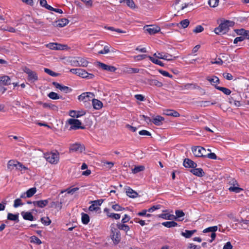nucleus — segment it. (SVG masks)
Wrapping results in <instances>:
<instances>
[{"label":"nucleus","instance_id":"nucleus-57","mask_svg":"<svg viewBox=\"0 0 249 249\" xmlns=\"http://www.w3.org/2000/svg\"><path fill=\"white\" fill-rule=\"evenodd\" d=\"M82 1L87 8H90L93 5L92 0H80Z\"/></svg>","mask_w":249,"mask_h":249},{"label":"nucleus","instance_id":"nucleus-26","mask_svg":"<svg viewBox=\"0 0 249 249\" xmlns=\"http://www.w3.org/2000/svg\"><path fill=\"white\" fill-rule=\"evenodd\" d=\"M164 120L163 117L157 115L153 118L152 122L157 126H160L162 124V122Z\"/></svg>","mask_w":249,"mask_h":249},{"label":"nucleus","instance_id":"nucleus-49","mask_svg":"<svg viewBox=\"0 0 249 249\" xmlns=\"http://www.w3.org/2000/svg\"><path fill=\"white\" fill-rule=\"evenodd\" d=\"M215 103L211 102L209 101H203L199 102V105L201 107H209L210 105H214Z\"/></svg>","mask_w":249,"mask_h":249},{"label":"nucleus","instance_id":"nucleus-10","mask_svg":"<svg viewBox=\"0 0 249 249\" xmlns=\"http://www.w3.org/2000/svg\"><path fill=\"white\" fill-rule=\"evenodd\" d=\"M85 150L83 145L80 143H74L71 144L70 147V151L72 152L82 153Z\"/></svg>","mask_w":249,"mask_h":249},{"label":"nucleus","instance_id":"nucleus-46","mask_svg":"<svg viewBox=\"0 0 249 249\" xmlns=\"http://www.w3.org/2000/svg\"><path fill=\"white\" fill-rule=\"evenodd\" d=\"M40 104H41L42 105L43 107L45 108H48V109H53V110H55L57 108V107L55 106L49 104V103H40Z\"/></svg>","mask_w":249,"mask_h":249},{"label":"nucleus","instance_id":"nucleus-51","mask_svg":"<svg viewBox=\"0 0 249 249\" xmlns=\"http://www.w3.org/2000/svg\"><path fill=\"white\" fill-rule=\"evenodd\" d=\"M30 242L36 245H40L42 243L41 241L35 236H33L30 237Z\"/></svg>","mask_w":249,"mask_h":249},{"label":"nucleus","instance_id":"nucleus-63","mask_svg":"<svg viewBox=\"0 0 249 249\" xmlns=\"http://www.w3.org/2000/svg\"><path fill=\"white\" fill-rule=\"evenodd\" d=\"M158 71L163 76H166V77H169V78H172L173 77V76L171 74H170L168 72H167L166 71H163V70H159Z\"/></svg>","mask_w":249,"mask_h":249},{"label":"nucleus","instance_id":"nucleus-47","mask_svg":"<svg viewBox=\"0 0 249 249\" xmlns=\"http://www.w3.org/2000/svg\"><path fill=\"white\" fill-rule=\"evenodd\" d=\"M81 219H82V223L84 224H87L89 221V217L86 213H82Z\"/></svg>","mask_w":249,"mask_h":249},{"label":"nucleus","instance_id":"nucleus-61","mask_svg":"<svg viewBox=\"0 0 249 249\" xmlns=\"http://www.w3.org/2000/svg\"><path fill=\"white\" fill-rule=\"evenodd\" d=\"M104 166L108 169H111L114 165V163L107 161H104L103 162Z\"/></svg>","mask_w":249,"mask_h":249},{"label":"nucleus","instance_id":"nucleus-34","mask_svg":"<svg viewBox=\"0 0 249 249\" xmlns=\"http://www.w3.org/2000/svg\"><path fill=\"white\" fill-rule=\"evenodd\" d=\"M148 81L149 85L151 86H155L159 88L163 86L162 82L156 79H148Z\"/></svg>","mask_w":249,"mask_h":249},{"label":"nucleus","instance_id":"nucleus-25","mask_svg":"<svg viewBox=\"0 0 249 249\" xmlns=\"http://www.w3.org/2000/svg\"><path fill=\"white\" fill-rule=\"evenodd\" d=\"M206 79L210 82L212 85L214 86L215 88L218 87L217 85L219 83V79L217 77L215 76L207 77Z\"/></svg>","mask_w":249,"mask_h":249},{"label":"nucleus","instance_id":"nucleus-33","mask_svg":"<svg viewBox=\"0 0 249 249\" xmlns=\"http://www.w3.org/2000/svg\"><path fill=\"white\" fill-rule=\"evenodd\" d=\"M111 47L109 45H106L104 47V49L103 50H101L99 52H98V54H107L108 53L112 52H116V51L114 50H110Z\"/></svg>","mask_w":249,"mask_h":249},{"label":"nucleus","instance_id":"nucleus-48","mask_svg":"<svg viewBox=\"0 0 249 249\" xmlns=\"http://www.w3.org/2000/svg\"><path fill=\"white\" fill-rule=\"evenodd\" d=\"M177 57L173 56L172 55L168 53H164V57H163V59L165 60L168 61H171L174 60Z\"/></svg>","mask_w":249,"mask_h":249},{"label":"nucleus","instance_id":"nucleus-32","mask_svg":"<svg viewBox=\"0 0 249 249\" xmlns=\"http://www.w3.org/2000/svg\"><path fill=\"white\" fill-rule=\"evenodd\" d=\"M191 172L194 175L198 177H202L204 174V172L201 168H194V169L191 170Z\"/></svg>","mask_w":249,"mask_h":249},{"label":"nucleus","instance_id":"nucleus-38","mask_svg":"<svg viewBox=\"0 0 249 249\" xmlns=\"http://www.w3.org/2000/svg\"><path fill=\"white\" fill-rule=\"evenodd\" d=\"M196 232V230H185L184 232H182L181 234L182 236L185 237V238H188L191 237L193 234Z\"/></svg>","mask_w":249,"mask_h":249},{"label":"nucleus","instance_id":"nucleus-58","mask_svg":"<svg viewBox=\"0 0 249 249\" xmlns=\"http://www.w3.org/2000/svg\"><path fill=\"white\" fill-rule=\"evenodd\" d=\"M148 56L145 54H141L138 55L136 56H133V58L136 60V61H141L142 60H143L145 59L146 57H148Z\"/></svg>","mask_w":249,"mask_h":249},{"label":"nucleus","instance_id":"nucleus-8","mask_svg":"<svg viewBox=\"0 0 249 249\" xmlns=\"http://www.w3.org/2000/svg\"><path fill=\"white\" fill-rule=\"evenodd\" d=\"M194 155L196 157H205L206 151L205 148L201 146L193 147L192 149Z\"/></svg>","mask_w":249,"mask_h":249},{"label":"nucleus","instance_id":"nucleus-59","mask_svg":"<svg viewBox=\"0 0 249 249\" xmlns=\"http://www.w3.org/2000/svg\"><path fill=\"white\" fill-rule=\"evenodd\" d=\"M204 28L201 25H197L193 30V32L197 34L203 32Z\"/></svg>","mask_w":249,"mask_h":249},{"label":"nucleus","instance_id":"nucleus-19","mask_svg":"<svg viewBox=\"0 0 249 249\" xmlns=\"http://www.w3.org/2000/svg\"><path fill=\"white\" fill-rule=\"evenodd\" d=\"M102 204V202L100 200L94 201L92 202V204L90 205L89 208L90 211L97 212L100 210V206Z\"/></svg>","mask_w":249,"mask_h":249},{"label":"nucleus","instance_id":"nucleus-20","mask_svg":"<svg viewBox=\"0 0 249 249\" xmlns=\"http://www.w3.org/2000/svg\"><path fill=\"white\" fill-rule=\"evenodd\" d=\"M85 113L86 112L84 110L76 111L71 110L69 111V115L73 118H79L85 115Z\"/></svg>","mask_w":249,"mask_h":249},{"label":"nucleus","instance_id":"nucleus-41","mask_svg":"<svg viewBox=\"0 0 249 249\" xmlns=\"http://www.w3.org/2000/svg\"><path fill=\"white\" fill-rule=\"evenodd\" d=\"M184 88L186 89H198L200 87L195 84H186L184 85Z\"/></svg>","mask_w":249,"mask_h":249},{"label":"nucleus","instance_id":"nucleus-24","mask_svg":"<svg viewBox=\"0 0 249 249\" xmlns=\"http://www.w3.org/2000/svg\"><path fill=\"white\" fill-rule=\"evenodd\" d=\"M183 165L186 168H196L197 164L192 160L186 159L183 162Z\"/></svg>","mask_w":249,"mask_h":249},{"label":"nucleus","instance_id":"nucleus-29","mask_svg":"<svg viewBox=\"0 0 249 249\" xmlns=\"http://www.w3.org/2000/svg\"><path fill=\"white\" fill-rule=\"evenodd\" d=\"M163 114L167 116H173L174 117H178L180 115L178 112L174 110L167 109L164 111Z\"/></svg>","mask_w":249,"mask_h":249},{"label":"nucleus","instance_id":"nucleus-11","mask_svg":"<svg viewBox=\"0 0 249 249\" xmlns=\"http://www.w3.org/2000/svg\"><path fill=\"white\" fill-rule=\"evenodd\" d=\"M46 47L53 50H61L66 48V46L56 43H50L46 45Z\"/></svg>","mask_w":249,"mask_h":249},{"label":"nucleus","instance_id":"nucleus-7","mask_svg":"<svg viewBox=\"0 0 249 249\" xmlns=\"http://www.w3.org/2000/svg\"><path fill=\"white\" fill-rule=\"evenodd\" d=\"M145 31L152 35L159 33L160 31V28L156 25H148L144 27Z\"/></svg>","mask_w":249,"mask_h":249},{"label":"nucleus","instance_id":"nucleus-44","mask_svg":"<svg viewBox=\"0 0 249 249\" xmlns=\"http://www.w3.org/2000/svg\"><path fill=\"white\" fill-rule=\"evenodd\" d=\"M48 96L51 99L53 100H57L61 98V97L58 95L56 93L54 92H50Z\"/></svg>","mask_w":249,"mask_h":249},{"label":"nucleus","instance_id":"nucleus-43","mask_svg":"<svg viewBox=\"0 0 249 249\" xmlns=\"http://www.w3.org/2000/svg\"><path fill=\"white\" fill-rule=\"evenodd\" d=\"M51 207L57 209L58 211L60 210L62 208L61 202L58 201L53 202L51 204Z\"/></svg>","mask_w":249,"mask_h":249},{"label":"nucleus","instance_id":"nucleus-17","mask_svg":"<svg viewBox=\"0 0 249 249\" xmlns=\"http://www.w3.org/2000/svg\"><path fill=\"white\" fill-rule=\"evenodd\" d=\"M159 217L165 220H174V215L168 213V210H164L163 213L158 215Z\"/></svg>","mask_w":249,"mask_h":249},{"label":"nucleus","instance_id":"nucleus-56","mask_svg":"<svg viewBox=\"0 0 249 249\" xmlns=\"http://www.w3.org/2000/svg\"><path fill=\"white\" fill-rule=\"evenodd\" d=\"M112 209L116 212L122 211L124 210V208L121 207L117 204H113L111 206Z\"/></svg>","mask_w":249,"mask_h":249},{"label":"nucleus","instance_id":"nucleus-31","mask_svg":"<svg viewBox=\"0 0 249 249\" xmlns=\"http://www.w3.org/2000/svg\"><path fill=\"white\" fill-rule=\"evenodd\" d=\"M21 214L25 220L29 221L34 220V216L30 212H21Z\"/></svg>","mask_w":249,"mask_h":249},{"label":"nucleus","instance_id":"nucleus-23","mask_svg":"<svg viewBox=\"0 0 249 249\" xmlns=\"http://www.w3.org/2000/svg\"><path fill=\"white\" fill-rule=\"evenodd\" d=\"M49 199L41 200L33 202L34 205L39 208H44L48 205Z\"/></svg>","mask_w":249,"mask_h":249},{"label":"nucleus","instance_id":"nucleus-45","mask_svg":"<svg viewBox=\"0 0 249 249\" xmlns=\"http://www.w3.org/2000/svg\"><path fill=\"white\" fill-rule=\"evenodd\" d=\"M216 89L218 90L222 91L223 93H224L226 95H230L231 93V91L226 88L224 87H216Z\"/></svg>","mask_w":249,"mask_h":249},{"label":"nucleus","instance_id":"nucleus-5","mask_svg":"<svg viewBox=\"0 0 249 249\" xmlns=\"http://www.w3.org/2000/svg\"><path fill=\"white\" fill-rule=\"evenodd\" d=\"M111 238L114 244H117L121 240L120 232L115 228V225L113 224L111 226Z\"/></svg>","mask_w":249,"mask_h":249},{"label":"nucleus","instance_id":"nucleus-60","mask_svg":"<svg viewBox=\"0 0 249 249\" xmlns=\"http://www.w3.org/2000/svg\"><path fill=\"white\" fill-rule=\"evenodd\" d=\"M118 227L120 230H123L126 232H127L129 230V226L126 225L119 224L118 225Z\"/></svg>","mask_w":249,"mask_h":249},{"label":"nucleus","instance_id":"nucleus-62","mask_svg":"<svg viewBox=\"0 0 249 249\" xmlns=\"http://www.w3.org/2000/svg\"><path fill=\"white\" fill-rule=\"evenodd\" d=\"M27 167L23 165L22 163L19 162L18 164L17 167V170L21 171L22 173L23 171L27 170Z\"/></svg>","mask_w":249,"mask_h":249},{"label":"nucleus","instance_id":"nucleus-4","mask_svg":"<svg viewBox=\"0 0 249 249\" xmlns=\"http://www.w3.org/2000/svg\"><path fill=\"white\" fill-rule=\"evenodd\" d=\"M164 53H160L159 52H157L153 54V56H148V58L150 60V61L157 65H158L160 66L163 67L164 66V64L161 61L159 60V59H163V57H164Z\"/></svg>","mask_w":249,"mask_h":249},{"label":"nucleus","instance_id":"nucleus-1","mask_svg":"<svg viewBox=\"0 0 249 249\" xmlns=\"http://www.w3.org/2000/svg\"><path fill=\"white\" fill-rule=\"evenodd\" d=\"M43 157L51 164H57L59 162L60 154L56 150L45 153Z\"/></svg>","mask_w":249,"mask_h":249},{"label":"nucleus","instance_id":"nucleus-55","mask_svg":"<svg viewBox=\"0 0 249 249\" xmlns=\"http://www.w3.org/2000/svg\"><path fill=\"white\" fill-rule=\"evenodd\" d=\"M78 190V188H70L67 189L66 190H63L61 191V193L63 194V193L67 192L68 194H73L74 192L77 191Z\"/></svg>","mask_w":249,"mask_h":249},{"label":"nucleus","instance_id":"nucleus-35","mask_svg":"<svg viewBox=\"0 0 249 249\" xmlns=\"http://www.w3.org/2000/svg\"><path fill=\"white\" fill-rule=\"evenodd\" d=\"M78 64L79 67H87L89 64V62L85 58H78Z\"/></svg>","mask_w":249,"mask_h":249},{"label":"nucleus","instance_id":"nucleus-64","mask_svg":"<svg viewBox=\"0 0 249 249\" xmlns=\"http://www.w3.org/2000/svg\"><path fill=\"white\" fill-rule=\"evenodd\" d=\"M23 204L22 203L21 200L19 198H18L15 200L14 203V207L17 208L18 206L22 205Z\"/></svg>","mask_w":249,"mask_h":249},{"label":"nucleus","instance_id":"nucleus-3","mask_svg":"<svg viewBox=\"0 0 249 249\" xmlns=\"http://www.w3.org/2000/svg\"><path fill=\"white\" fill-rule=\"evenodd\" d=\"M94 97V94L90 92H87L82 93L78 96V99L79 102H82L85 106L89 105L90 101H92L93 98Z\"/></svg>","mask_w":249,"mask_h":249},{"label":"nucleus","instance_id":"nucleus-2","mask_svg":"<svg viewBox=\"0 0 249 249\" xmlns=\"http://www.w3.org/2000/svg\"><path fill=\"white\" fill-rule=\"evenodd\" d=\"M233 25L234 22L231 21H224L218 27L215 28L214 32L216 34H224L228 31L229 27L233 26Z\"/></svg>","mask_w":249,"mask_h":249},{"label":"nucleus","instance_id":"nucleus-42","mask_svg":"<svg viewBox=\"0 0 249 249\" xmlns=\"http://www.w3.org/2000/svg\"><path fill=\"white\" fill-rule=\"evenodd\" d=\"M145 167L143 165L135 166L133 169H132V172L133 174H136L140 172L143 171Z\"/></svg>","mask_w":249,"mask_h":249},{"label":"nucleus","instance_id":"nucleus-50","mask_svg":"<svg viewBox=\"0 0 249 249\" xmlns=\"http://www.w3.org/2000/svg\"><path fill=\"white\" fill-rule=\"evenodd\" d=\"M18 214H14L8 213L7 215V219L12 221H18Z\"/></svg>","mask_w":249,"mask_h":249},{"label":"nucleus","instance_id":"nucleus-22","mask_svg":"<svg viewBox=\"0 0 249 249\" xmlns=\"http://www.w3.org/2000/svg\"><path fill=\"white\" fill-rule=\"evenodd\" d=\"M125 193L128 197L132 198H136L139 196L138 193L130 187L126 188Z\"/></svg>","mask_w":249,"mask_h":249},{"label":"nucleus","instance_id":"nucleus-27","mask_svg":"<svg viewBox=\"0 0 249 249\" xmlns=\"http://www.w3.org/2000/svg\"><path fill=\"white\" fill-rule=\"evenodd\" d=\"M237 35L241 36L246 37L249 38V31L245 30L244 29H236L234 30Z\"/></svg>","mask_w":249,"mask_h":249},{"label":"nucleus","instance_id":"nucleus-52","mask_svg":"<svg viewBox=\"0 0 249 249\" xmlns=\"http://www.w3.org/2000/svg\"><path fill=\"white\" fill-rule=\"evenodd\" d=\"M217 227L216 226H213V227H210L209 228H207L206 229H205L203 231V232L204 233H207L208 232H215L217 230Z\"/></svg>","mask_w":249,"mask_h":249},{"label":"nucleus","instance_id":"nucleus-53","mask_svg":"<svg viewBox=\"0 0 249 249\" xmlns=\"http://www.w3.org/2000/svg\"><path fill=\"white\" fill-rule=\"evenodd\" d=\"M39 3L41 6L49 10H51L52 6L47 4L46 0H40Z\"/></svg>","mask_w":249,"mask_h":249},{"label":"nucleus","instance_id":"nucleus-36","mask_svg":"<svg viewBox=\"0 0 249 249\" xmlns=\"http://www.w3.org/2000/svg\"><path fill=\"white\" fill-rule=\"evenodd\" d=\"M121 3L124 2L126 3L127 6L131 9H134L136 7L133 0H120Z\"/></svg>","mask_w":249,"mask_h":249},{"label":"nucleus","instance_id":"nucleus-14","mask_svg":"<svg viewBox=\"0 0 249 249\" xmlns=\"http://www.w3.org/2000/svg\"><path fill=\"white\" fill-rule=\"evenodd\" d=\"M77 75L82 77L87 78L88 79H92L94 78V75L91 73H89L87 72L85 70L81 69H79Z\"/></svg>","mask_w":249,"mask_h":249},{"label":"nucleus","instance_id":"nucleus-30","mask_svg":"<svg viewBox=\"0 0 249 249\" xmlns=\"http://www.w3.org/2000/svg\"><path fill=\"white\" fill-rule=\"evenodd\" d=\"M69 23V20L67 18H62L56 21V26L57 27H63Z\"/></svg>","mask_w":249,"mask_h":249},{"label":"nucleus","instance_id":"nucleus-54","mask_svg":"<svg viewBox=\"0 0 249 249\" xmlns=\"http://www.w3.org/2000/svg\"><path fill=\"white\" fill-rule=\"evenodd\" d=\"M208 4L210 7L215 8L218 5L219 0H209Z\"/></svg>","mask_w":249,"mask_h":249},{"label":"nucleus","instance_id":"nucleus-12","mask_svg":"<svg viewBox=\"0 0 249 249\" xmlns=\"http://www.w3.org/2000/svg\"><path fill=\"white\" fill-rule=\"evenodd\" d=\"M231 186L229 188V190L236 193H240L242 189L239 187V185L236 180H232L230 182Z\"/></svg>","mask_w":249,"mask_h":249},{"label":"nucleus","instance_id":"nucleus-37","mask_svg":"<svg viewBox=\"0 0 249 249\" xmlns=\"http://www.w3.org/2000/svg\"><path fill=\"white\" fill-rule=\"evenodd\" d=\"M0 83L4 85H8L10 84V78L8 76H3L0 77Z\"/></svg>","mask_w":249,"mask_h":249},{"label":"nucleus","instance_id":"nucleus-21","mask_svg":"<svg viewBox=\"0 0 249 249\" xmlns=\"http://www.w3.org/2000/svg\"><path fill=\"white\" fill-rule=\"evenodd\" d=\"M92 105L93 107L96 110H100L103 107V104L101 101L94 98L92 101Z\"/></svg>","mask_w":249,"mask_h":249},{"label":"nucleus","instance_id":"nucleus-13","mask_svg":"<svg viewBox=\"0 0 249 249\" xmlns=\"http://www.w3.org/2000/svg\"><path fill=\"white\" fill-rule=\"evenodd\" d=\"M97 66L102 70L110 72H114L117 70V69L113 66L107 65L102 62H98Z\"/></svg>","mask_w":249,"mask_h":249},{"label":"nucleus","instance_id":"nucleus-15","mask_svg":"<svg viewBox=\"0 0 249 249\" xmlns=\"http://www.w3.org/2000/svg\"><path fill=\"white\" fill-rule=\"evenodd\" d=\"M18 163L19 162L16 160H9L7 164V169L10 171H12L15 169L17 170Z\"/></svg>","mask_w":249,"mask_h":249},{"label":"nucleus","instance_id":"nucleus-18","mask_svg":"<svg viewBox=\"0 0 249 249\" xmlns=\"http://www.w3.org/2000/svg\"><path fill=\"white\" fill-rule=\"evenodd\" d=\"M53 85L56 89H58L61 91L64 92L65 93H68L71 91V89H70L68 87L62 85L58 83L54 82L53 83Z\"/></svg>","mask_w":249,"mask_h":249},{"label":"nucleus","instance_id":"nucleus-39","mask_svg":"<svg viewBox=\"0 0 249 249\" xmlns=\"http://www.w3.org/2000/svg\"><path fill=\"white\" fill-rule=\"evenodd\" d=\"M190 21L188 19H184L181 21L177 24V26L179 28H185L189 25Z\"/></svg>","mask_w":249,"mask_h":249},{"label":"nucleus","instance_id":"nucleus-28","mask_svg":"<svg viewBox=\"0 0 249 249\" xmlns=\"http://www.w3.org/2000/svg\"><path fill=\"white\" fill-rule=\"evenodd\" d=\"M176 215H174V220L178 221H182L184 219L185 213L181 210H176L175 211Z\"/></svg>","mask_w":249,"mask_h":249},{"label":"nucleus","instance_id":"nucleus-40","mask_svg":"<svg viewBox=\"0 0 249 249\" xmlns=\"http://www.w3.org/2000/svg\"><path fill=\"white\" fill-rule=\"evenodd\" d=\"M162 225L167 228L175 227L178 226L177 223L174 221H167L164 222Z\"/></svg>","mask_w":249,"mask_h":249},{"label":"nucleus","instance_id":"nucleus-6","mask_svg":"<svg viewBox=\"0 0 249 249\" xmlns=\"http://www.w3.org/2000/svg\"><path fill=\"white\" fill-rule=\"evenodd\" d=\"M23 71L24 72L28 74V79L31 82H35L38 80V76L36 73L31 70L27 67H24Z\"/></svg>","mask_w":249,"mask_h":249},{"label":"nucleus","instance_id":"nucleus-9","mask_svg":"<svg viewBox=\"0 0 249 249\" xmlns=\"http://www.w3.org/2000/svg\"><path fill=\"white\" fill-rule=\"evenodd\" d=\"M68 122L69 124L71 125V128L73 129H77L79 128H84L83 127L81 126V122L75 119H70L68 120Z\"/></svg>","mask_w":249,"mask_h":249},{"label":"nucleus","instance_id":"nucleus-16","mask_svg":"<svg viewBox=\"0 0 249 249\" xmlns=\"http://www.w3.org/2000/svg\"><path fill=\"white\" fill-rule=\"evenodd\" d=\"M36 192V189L35 187H33L29 189L26 193L21 194L20 197L25 198L27 197H32Z\"/></svg>","mask_w":249,"mask_h":249}]
</instances>
